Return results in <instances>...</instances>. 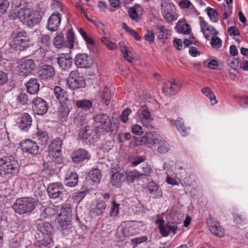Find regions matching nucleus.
I'll use <instances>...</instances> for the list:
<instances>
[{"instance_id": "5fc2aeb1", "label": "nucleus", "mask_w": 248, "mask_h": 248, "mask_svg": "<svg viewBox=\"0 0 248 248\" xmlns=\"http://www.w3.org/2000/svg\"><path fill=\"white\" fill-rule=\"evenodd\" d=\"M206 10L207 15L211 19H213V21H216L217 20V16L218 15L217 11L210 7H208Z\"/></svg>"}, {"instance_id": "4d7b16f0", "label": "nucleus", "mask_w": 248, "mask_h": 248, "mask_svg": "<svg viewBox=\"0 0 248 248\" xmlns=\"http://www.w3.org/2000/svg\"><path fill=\"white\" fill-rule=\"evenodd\" d=\"M131 131L133 134L140 136L144 133L145 129H143L140 125H132Z\"/></svg>"}, {"instance_id": "864d4df0", "label": "nucleus", "mask_w": 248, "mask_h": 248, "mask_svg": "<svg viewBox=\"0 0 248 248\" xmlns=\"http://www.w3.org/2000/svg\"><path fill=\"white\" fill-rule=\"evenodd\" d=\"M122 26L123 28L129 34L132 35L137 40H139L140 38V36L139 33L129 28L125 23H123Z\"/></svg>"}, {"instance_id": "c756f323", "label": "nucleus", "mask_w": 248, "mask_h": 248, "mask_svg": "<svg viewBox=\"0 0 248 248\" xmlns=\"http://www.w3.org/2000/svg\"><path fill=\"white\" fill-rule=\"evenodd\" d=\"M72 215L71 206L69 204H65L61 209L59 214L60 219L71 220Z\"/></svg>"}, {"instance_id": "e433bc0d", "label": "nucleus", "mask_w": 248, "mask_h": 248, "mask_svg": "<svg viewBox=\"0 0 248 248\" xmlns=\"http://www.w3.org/2000/svg\"><path fill=\"white\" fill-rule=\"evenodd\" d=\"M92 105V101L87 99L79 100L76 102L77 107L84 111L89 110Z\"/></svg>"}, {"instance_id": "473e14b6", "label": "nucleus", "mask_w": 248, "mask_h": 248, "mask_svg": "<svg viewBox=\"0 0 248 248\" xmlns=\"http://www.w3.org/2000/svg\"><path fill=\"white\" fill-rule=\"evenodd\" d=\"M38 44L40 51H41V49L44 51L47 50L50 46V36L47 34L42 35L39 38Z\"/></svg>"}, {"instance_id": "7ed1b4c3", "label": "nucleus", "mask_w": 248, "mask_h": 248, "mask_svg": "<svg viewBox=\"0 0 248 248\" xmlns=\"http://www.w3.org/2000/svg\"><path fill=\"white\" fill-rule=\"evenodd\" d=\"M35 202L33 199L24 197L18 199L13 205L14 211L19 214L30 213L35 208Z\"/></svg>"}, {"instance_id": "1a4fd4ad", "label": "nucleus", "mask_w": 248, "mask_h": 248, "mask_svg": "<svg viewBox=\"0 0 248 248\" xmlns=\"http://www.w3.org/2000/svg\"><path fill=\"white\" fill-rule=\"evenodd\" d=\"M155 223L158 225L160 233L162 236L164 237L168 236L170 232H173V234L176 233V231L178 228L176 224L165 223L163 220L160 219L157 220Z\"/></svg>"}, {"instance_id": "f704fd0d", "label": "nucleus", "mask_w": 248, "mask_h": 248, "mask_svg": "<svg viewBox=\"0 0 248 248\" xmlns=\"http://www.w3.org/2000/svg\"><path fill=\"white\" fill-rule=\"evenodd\" d=\"M16 100L18 103L25 105L28 104L29 102H31V97L28 93L24 91H21L17 95Z\"/></svg>"}, {"instance_id": "423d86ee", "label": "nucleus", "mask_w": 248, "mask_h": 248, "mask_svg": "<svg viewBox=\"0 0 248 248\" xmlns=\"http://www.w3.org/2000/svg\"><path fill=\"white\" fill-rule=\"evenodd\" d=\"M67 84L69 88L76 90L83 88L86 85V82L83 77L79 76V72L77 70L70 72L67 79Z\"/></svg>"}, {"instance_id": "20e7f679", "label": "nucleus", "mask_w": 248, "mask_h": 248, "mask_svg": "<svg viewBox=\"0 0 248 248\" xmlns=\"http://www.w3.org/2000/svg\"><path fill=\"white\" fill-rule=\"evenodd\" d=\"M37 67L34 61L31 59L21 60L16 68L18 74L20 76H28Z\"/></svg>"}, {"instance_id": "a878e982", "label": "nucleus", "mask_w": 248, "mask_h": 248, "mask_svg": "<svg viewBox=\"0 0 248 248\" xmlns=\"http://www.w3.org/2000/svg\"><path fill=\"white\" fill-rule=\"evenodd\" d=\"M78 183V176L76 173L68 172L65 176L64 184L70 187H75Z\"/></svg>"}, {"instance_id": "774afa93", "label": "nucleus", "mask_w": 248, "mask_h": 248, "mask_svg": "<svg viewBox=\"0 0 248 248\" xmlns=\"http://www.w3.org/2000/svg\"><path fill=\"white\" fill-rule=\"evenodd\" d=\"M144 38L149 44L152 43L154 41L155 35L153 32L148 31L147 33L144 35Z\"/></svg>"}, {"instance_id": "4be33fe9", "label": "nucleus", "mask_w": 248, "mask_h": 248, "mask_svg": "<svg viewBox=\"0 0 248 248\" xmlns=\"http://www.w3.org/2000/svg\"><path fill=\"white\" fill-rule=\"evenodd\" d=\"M142 8L139 4H135L132 7L128 9L127 13L130 18L135 21L138 22L140 19V14L142 12Z\"/></svg>"}, {"instance_id": "a18cd8bd", "label": "nucleus", "mask_w": 248, "mask_h": 248, "mask_svg": "<svg viewBox=\"0 0 248 248\" xmlns=\"http://www.w3.org/2000/svg\"><path fill=\"white\" fill-rule=\"evenodd\" d=\"M112 125H99L96 127L95 131L97 134H104L107 132H113Z\"/></svg>"}, {"instance_id": "c9c22d12", "label": "nucleus", "mask_w": 248, "mask_h": 248, "mask_svg": "<svg viewBox=\"0 0 248 248\" xmlns=\"http://www.w3.org/2000/svg\"><path fill=\"white\" fill-rule=\"evenodd\" d=\"M69 112V108L65 104L61 105L58 110V117L61 122H63L66 120Z\"/></svg>"}, {"instance_id": "f8f14e48", "label": "nucleus", "mask_w": 248, "mask_h": 248, "mask_svg": "<svg viewBox=\"0 0 248 248\" xmlns=\"http://www.w3.org/2000/svg\"><path fill=\"white\" fill-rule=\"evenodd\" d=\"M20 148L23 152L36 155L38 152V146L36 142L31 140H23L20 143Z\"/></svg>"}, {"instance_id": "ea45409f", "label": "nucleus", "mask_w": 248, "mask_h": 248, "mask_svg": "<svg viewBox=\"0 0 248 248\" xmlns=\"http://www.w3.org/2000/svg\"><path fill=\"white\" fill-rule=\"evenodd\" d=\"M53 44L57 48H61L65 46V43L63 41V35L61 32L57 33L53 39Z\"/></svg>"}, {"instance_id": "338daca9", "label": "nucleus", "mask_w": 248, "mask_h": 248, "mask_svg": "<svg viewBox=\"0 0 248 248\" xmlns=\"http://www.w3.org/2000/svg\"><path fill=\"white\" fill-rule=\"evenodd\" d=\"M201 20V31L203 33L206 39H209V36L207 34H206V29L207 26V23L202 19V20L201 18H200Z\"/></svg>"}, {"instance_id": "39448f33", "label": "nucleus", "mask_w": 248, "mask_h": 248, "mask_svg": "<svg viewBox=\"0 0 248 248\" xmlns=\"http://www.w3.org/2000/svg\"><path fill=\"white\" fill-rule=\"evenodd\" d=\"M37 228L39 231L42 234L47 235V240H43L39 244V246L42 248L43 246L46 247L50 246L52 242L51 237L53 233V227L50 223L47 222H40L37 224Z\"/></svg>"}, {"instance_id": "a19ab883", "label": "nucleus", "mask_w": 248, "mask_h": 248, "mask_svg": "<svg viewBox=\"0 0 248 248\" xmlns=\"http://www.w3.org/2000/svg\"><path fill=\"white\" fill-rule=\"evenodd\" d=\"M32 10L28 8L20 9L18 12V18L23 22V24L25 22L28 16L30 15Z\"/></svg>"}, {"instance_id": "8fccbe9b", "label": "nucleus", "mask_w": 248, "mask_h": 248, "mask_svg": "<svg viewBox=\"0 0 248 248\" xmlns=\"http://www.w3.org/2000/svg\"><path fill=\"white\" fill-rule=\"evenodd\" d=\"M110 91L107 87H105L102 95V101L106 105H108L110 102Z\"/></svg>"}, {"instance_id": "cd10ccee", "label": "nucleus", "mask_w": 248, "mask_h": 248, "mask_svg": "<svg viewBox=\"0 0 248 248\" xmlns=\"http://www.w3.org/2000/svg\"><path fill=\"white\" fill-rule=\"evenodd\" d=\"M55 96L61 104L68 101V97L66 92L60 86H56L54 89Z\"/></svg>"}, {"instance_id": "4468645a", "label": "nucleus", "mask_w": 248, "mask_h": 248, "mask_svg": "<svg viewBox=\"0 0 248 248\" xmlns=\"http://www.w3.org/2000/svg\"><path fill=\"white\" fill-rule=\"evenodd\" d=\"M162 138L157 132L147 133L146 135L142 138V141L148 147H152L155 144H157Z\"/></svg>"}, {"instance_id": "ddd939ff", "label": "nucleus", "mask_w": 248, "mask_h": 248, "mask_svg": "<svg viewBox=\"0 0 248 248\" xmlns=\"http://www.w3.org/2000/svg\"><path fill=\"white\" fill-rule=\"evenodd\" d=\"M41 79L48 80L55 75V70L51 65H43L40 67L37 72Z\"/></svg>"}, {"instance_id": "79ce46f5", "label": "nucleus", "mask_w": 248, "mask_h": 248, "mask_svg": "<svg viewBox=\"0 0 248 248\" xmlns=\"http://www.w3.org/2000/svg\"><path fill=\"white\" fill-rule=\"evenodd\" d=\"M36 136L38 140L40 141L41 144L45 145L47 142L49 137L48 134L46 131L40 130L37 128Z\"/></svg>"}, {"instance_id": "a211bd4d", "label": "nucleus", "mask_w": 248, "mask_h": 248, "mask_svg": "<svg viewBox=\"0 0 248 248\" xmlns=\"http://www.w3.org/2000/svg\"><path fill=\"white\" fill-rule=\"evenodd\" d=\"M62 20L61 15L58 13L52 14L48 18L47 27L49 31H54L59 29Z\"/></svg>"}, {"instance_id": "c03bdc74", "label": "nucleus", "mask_w": 248, "mask_h": 248, "mask_svg": "<svg viewBox=\"0 0 248 248\" xmlns=\"http://www.w3.org/2000/svg\"><path fill=\"white\" fill-rule=\"evenodd\" d=\"M155 30L158 34V37L159 39L167 38L169 34V31L163 26H156Z\"/></svg>"}, {"instance_id": "6e6d98bb", "label": "nucleus", "mask_w": 248, "mask_h": 248, "mask_svg": "<svg viewBox=\"0 0 248 248\" xmlns=\"http://www.w3.org/2000/svg\"><path fill=\"white\" fill-rule=\"evenodd\" d=\"M131 110L127 108L124 110L120 116V120L123 123H126L128 120V116L131 113Z\"/></svg>"}, {"instance_id": "f257e3e1", "label": "nucleus", "mask_w": 248, "mask_h": 248, "mask_svg": "<svg viewBox=\"0 0 248 248\" xmlns=\"http://www.w3.org/2000/svg\"><path fill=\"white\" fill-rule=\"evenodd\" d=\"M9 45L14 50L24 51L30 47L29 38L27 32L23 30H14L9 39Z\"/></svg>"}, {"instance_id": "6ab92c4d", "label": "nucleus", "mask_w": 248, "mask_h": 248, "mask_svg": "<svg viewBox=\"0 0 248 248\" xmlns=\"http://www.w3.org/2000/svg\"><path fill=\"white\" fill-rule=\"evenodd\" d=\"M110 183L113 186L120 187L125 181V176L124 173L120 171H111Z\"/></svg>"}, {"instance_id": "0eeeda50", "label": "nucleus", "mask_w": 248, "mask_h": 248, "mask_svg": "<svg viewBox=\"0 0 248 248\" xmlns=\"http://www.w3.org/2000/svg\"><path fill=\"white\" fill-rule=\"evenodd\" d=\"M47 191L49 197L51 199L62 198L65 192L63 185L59 182L49 184Z\"/></svg>"}, {"instance_id": "69168bd1", "label": "nucleus", "mask_w": 248, "mask_h": 248, "mask_svg": "<svg viewBox=\"0 0 248 248\" xmlns=\"http://www.w3.org/2000/svg\"><path fill=\"white\" fill-rule=\"evenodd\" d=\"M55 162L54 161H47L44 163V167L48 171L54 170Z\"/></svg>"}, {"instance_id": "dca6fc26", "label": "nucleus", "mask_w": 248, "mask_h": 248, "mask_svg": "<svg viewBox=\"0 0 248 248\" xmlns=\"http://www.w3.org/2000/svg\"><path fill=\"white\" fill-rule=\"evenodd\" d=\"M71 157L73 162L78 164L86 160H88L90 158V155L86 150L79 149L72 154Z\"/></svg>"}, {"instance_id": "aec40b11", "label": "nucleus", "mask_w": 248, "mask_h": 248, "mask_svg": "<svg viewBox=\"0 0 248 248\" xmlns=\"http://www.w3.org/2000/svg\"><path fill=\"white\" fill-rule=\"evenodd\" d=\"M181 84L174 80L165 83L163 87V91L166 93L173 95L178 93L181 89Z\"/></svg>"}, {"instance_id": "b1692460", "label": "nucleus", "mask_w": 248, "mask_h": 248, "mask_svg": "<svg viewBox=\"0 0 248 248\" xmlns=\"http://www.w3.org/2000/svg\"><path fill=\"white\" fill-rule=\"evenodd\" d=\"M42 16L40 12L37 11L32 10L28 19L26 20L24 24L28 26L32 27L38 24L41 21Z\"/></svg>"}, {"instance_id": "5701e85b", "label": "nucleus", "mask_w": 248, "mask_h": 248, "mask_svg": "<svg viewBox=\"0 0 248 248\" xmlns=\"http://www.w3.org/2000/svg\"><path fill=\"white\" fill-rule=\"evenodd\" d=\"M140 121L143 124L145 123H149L153 120L150 111L148 110L147 107H142L140 108L137 112Z\"/></svg>"}, {"instance_id": "13d9d810", "label": "nucleus", "mask_w": 248, "mask_h": 248, "mask_svg": "<svg viewBox=\"0 0 248 248\" xmlns=\"http://www.w3.org/2000/svg\"><path fill=\"white\" fill-rule=\"evenodd\" d=\"M112 207L110 210V215L111 217H116L119 213V204L115 202L114 200L111 202Z\"/></svg>"}, {"instance_id": "052dcab7", "label": "nucleus", "mask_w": 248, "mask_h": 248, "mask_svg": "<svg viewBox=\"0 0 248 248\" xmlns=\"http://www.w3.org/2000/svg\"><path fill=\"white\" fill-rule=\"evenodd\" d=\"M222 41L218 37H213L211 39V45L212 47L218 48L221 47Z\"/></svg>"}, {"instance_id": "9d476101", "label": "nucleus", "mask_w": 248, "mask_h": 248, "mask_svg": "<svg viewBox=\"0 0 248 248\" xmlns=\"http://www.w3.org/2000/svg\"><path fill=\"white\" fill-rule=\"evenodd\" d=\"M92 58L86 53L78 54L75 58V64L81 68H88L93 64Z\"/></svg>"}, {"instance_id": "412c9836", "label": "nucleus", "mask_w": 248, "mask_h": 248, "mask_svg": "<svg viewBox=\"0 0 248 248\" xmlns=\"http://www.w3.org/2000/svg\"><path fill=\"white\" fill-rule=\"evenodd\" d=\"M57 62L63 70H68L71 67L72 59L68 54H61L57 58Z\"/></svg>"}, {"instance_id": "de8ad7c7", "label": "nucleus", "mask_w": 248, "mask_h": 248, "mask_svg": "<svg viewBox=\"0 0 248 248\" xmlns=\"http://www.w3.org/2000/svg\"><path fill=\"white\" fill-rule=\"evenodd\" d=\"M67 40L65 43V47L72 48L74 46V33L71 30H69L66 35Z\"/></svg>"}, {"instance_id": "4c0bfd02", "label": "nucleus", "mask_w": 248, "mask_h": 248, "mask_svg": "<svg viewBox=\"0 0 248 248\" xmlns=\"http://www.w3.org/2000/svg\"><path fill=\"white\" fill-rule=\"evenodd\" d=\"M93 119L95 122L100 124H107L110 123L108 116L104 113L96 114L93 117Z\"/></svg>"}, {"instance_id": "72a5a7b5", "label": "nucleus", "mask_w": 248, "mask_h": 248, "mask_svg": "<svg viewBox=\"0 0 248 248\" xmlns=\"http://www.w3.org/2000/svg\"><path fill=\"white\" fill-rule=\"evenodd\" d=\"M59 221L62 234L64 235L69 234L72 229L71 220L60 219Z\"/></svg>"}, {"instance_id": "7c9ffc66", "label": "nucleus", "mask_w": 248, "mask_h": 248, "mask_svg": "<svg viewBox=\"0 0 248 248\" xmlns=\"http://www.w3.org/2000/svg\"><path fill=\"white\" fill-rule=\"evenodd\" d=\"M106 202L102 200L98 201L94 208L91 210V214L94 216H100L102 213V211L106 208Z\"/></svg>"}, {"instance_id": "603ef678", "label": "nucleus", "mask_w": 248, "mask_h": 248, "mask_svg": "<svg viewBox=\"0 0 248 248\" xmlns=\"http://www.w3.org/2000/svg\"><path fill=\"white\" fill-rule=\"evenodd\" d=\"M22 237L19 234L15 235L10 241L11 246L14 248H18L21 245Z\"/></svg>"}, {"instance_id": "c85d7f7f", "label": "nucleus", "mask_w": 248, "mask_h": 248, "mask_svg": "<svg viewBox=\"0 0 248 248\" xmlns=\"http://www.w3.org/2000/svg\"><path fill=\"white\" fill-rule=\"evenodd\" d=\"M91 126L87 125L82 134L81 140L86 144L91 143L93 141L92 133L93 131Z\"/></svg>"}, {"instance_id": "f3484780", "label": "nucleus", "mask_w": 248, "mask_h": 248, "mask_svg": "<svg viewBox=\"0 0 248 248\" xmlns=\"http://www.w3.org/2000/svg\"><path fill=\"white\" fill-rule=\"evenodd\" d=\"M161 13L164 18L170 22L177 19L170 3L164 2L161 4Z\"/></svg>"}, {"instance_id": "680f3d73", "label": "nucleus", "mask_w": 248, "mask_h": 248, "mask_svg": "<svg viewBox=\"0 0 248 248\" xmlns=\"http://www.w3.org/2000/svg\"><path fill=\"white\" fill-rule=\"evenodd\" d=\"M227 64L231 68L234 70H235V67L241 68L242 67L241 62L238 60H231L229 59L227 60Z\"/></svg>"}, {"instance_id": "37998d69", "label": "nucleus", "mask_w": 248, "mask_h": 248, "mask_svg": "<svg viewBox=\"0 0 248 248\" xmlns=\"http://www.w3.org/2000/svg\"><path fill=\"white\" fill-rule=\"evenodd\" d=\"M89 177L94 183H99L100 181L101 175L100 171L98 169H94L89 172Z\"/></svg>"}, {"instance_id": "e2e57ef3", "label": "nucleus", "mask_w": 248, "mask_h": 248, "mask_svg": "<svg viewBox=\"0 0 248 248\" xmlns=\"http://www.w3.org/2000/svg\"><path fill=\"white\" fill-rule=\"evenodd\" d=\"M176 128L180 132L182 136H186L189 131V129L186 127L185 125H176Z\"/></svg>"}, {"instance_id": "bb28decb", "label": "nucleus", "mask_w": 248, "mask_h": 248, "mask_svg": "<svg viewBox=\"0 0 248 248\" xmlns=\"http://www.w3.org/2000/svg\"><path fill=\"white\" fill-rule=\"evenodd\" d=\"M39 84L35 78H31L26 83V88L28 93L31 94L37 93L39 90Z\"/></svg>"}, {"instance_id": "9b49d317", "label": "nucleus", "mask_w": 248, "mask_h": 248, "mask_svg": "<svg viewBox=\"0 0 248 248\" xmlns=\"http://www.w3.org/2000/svg\"><path fill=\"white\" fill-rule=\"evenodd\" d=\"M32 103L33 110L38 115H42L47 112L48 106L44 99L37 97L32 100Z\"/></svg>"}, {"instance_id": "2eb2a0df", "label": "nucleus", "mask_w": 248, "mask_h": 248, "mask_svg": "<svg viewBox=\"0 0 248 248\" xmlns=\"http://www.w3.org/2000/svg\"><path fill=\"white\" fill-rule=\"evenodd\" d=\"M62 140L58 138L54 140L48 147L49 155L53 158H58L61 155Z\"/></svg>"}, {"instance_id": "58836bf2", "label": "nucleus", "mask_w": 248, "mask_h": 248, "mask_svg": "<svg viewBox=\"0 0 248 248\" xmlns=\"http://www.w3.org/2000/svg\"><path fill=\"white\" fill-rule=\"evenodd\" d=\"M201 91L203 94L209 99L212 105H214L217 103L216 96L210 88L205 87L202 89Z\"/></svg>"}, {"instance_id": "393cba45", "label": "nucleus", "mask_w": 248, "mask_h": 248, "mask_svg": "<svg viewBox=\"0 0 248 248\" xmlns=\"http://www.w3.org/2000/svg\"><path fill=\"white\" fill-rule=\"evenodd\" d=\"M148 190V194L152 196L154 198H159L162 196V192L160 188L155 182L151 181L147 185Z\"/></svg>"}, {"instance_id": "49530a36", "label": "nucleus", "mask_w": 248, "mask_h": 248, "mask_svg": "<svg viewBox=\"0 0 248 248\" xmlns=\"http://www.w3.org/2000/svg\"><path fill=\"white\" fill-rule=\"evenodd\" d=\"M157 145H158L157 147V151L159 153L164 154L167 153L170 149L169 145L167 143V142L162 139V140H160Z\"/></svg>"}, {"instance_id": "f03ea898", "label": "nucleus", "mask_w": 248, "mask_h": 248, "mask_svg": "<svg viewBox=\"0 0 248 248\" xmlns=\"http://www.w3.org/2000/svg\"><path fill=\"white\" fill-rule=\"evenodd\" d=\"M19 165L17 161L12 156H4L0 159V174L14 176L18 172Z\"/></svg>"}, {"instance_id": "0e129e2a", "label": "nucleus", "mask_w": 248, "mask_h": 248, "mask_svg": "<svg viewBox=\"0 0 248 248\" xmlns=\"http://www.w3.org/2000/svg\"><path fill=\"white\" fill-rule=\"evenodd\" d=\"M87 192L85 191L76 192L74 194V200L79 202L86 195Z\"/></svg>"}, {"instance_id": "09e8293b", "label": "nucleus", "mask_w": 248, "mask_h": 248, "mask_svg": "<svg viewBox=\"0 0 248 248\" xmlns=\"http://www.w3.org/2000/svg\"><path fill=\"white\" fill-rule=\"evenodd\" d=\"M119 46H120L121 52L123 53L124 57L126 59L128 62H131L133 57L129 54L130 53L128 50V48L124 44V43H120Z\"/></svg>"}, {"instance_id": "6e6552de", "label": "nucleus", "mask_w": 248, "mask_h": 248, "mask_svg": "<svg viewBox=\"0 0 248 248\" xmlns=\"http://www.w3.org/2000/svg\"><path fill=\"white\" fill-rule=\"evenodd\" d=\"M206 223L209 231L213 234L220 238L224 236L225 231L216 219L213 217L208 218Z\"/></svg>"}, {"instance_id": "3c124183", "label": "nucleus", "mask_w": 248, "mask_h": 248, "mask_svg": "<svg viewBox=\"0 0 248 248\" xmlns=\"http://www.w3.org/2000/svg\"><path fill=\"white\" fill-rule=\"evenodd\" d=\"M18 121L17 123L20 124H31L32 122L31 116L27 113L22 114Z\"/></svg>"}, {"instance_id": "2f4dec72", "label": "nucleus", "mask_w": 248, "mask_h": 248, "mask_svg": "<svg viewBox=\"0 0 248 248\" xmlns=\"http://www.w3.org/2000/svg\"><path fill=\"white\" fill-rule=\"evenodd\" d=\"M126 174V181L128 183H133L136 180H138L141 176H143L144 174L137 170H132L127 171Z\"/></svg>"}, {"instance_id": "bf43d9fd", "label": "nucleus", "mask_w": 248, "mask_h": 248, "mask_svg": "<svg viewBox=\"0 0 248 248\" xmlns=\"http://www.w3.org/2000/svg\"><path fill=\"white\" fill-rule=\"evenodd\" d=\"M10 5L8 0H0V14L4 13Z\"/></svg>"}]
</instances>
